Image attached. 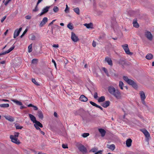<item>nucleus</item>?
Returning <instances> with one entry per match:
<instances>
[{"label": "nucleus", "instance_id": "1", "mask_svg": "<svg viewBox=\"0 0 154 154\" xmlns=\"http://www.w3.org/2000/svg\"><path fill=\"white\" fill-rule=\"evenodd\" d=\"M145 36L149 41H152L153 39V35L151 32L147 30H145L144 32Z\"/></svg>", "mask_w": 154, "mask_h": 154}, {"label": "nucleus", "instance_id": "2", "mask_svg": "<svg viewBox=\"0 0 154 154\" xmlns=\"http://www.w3.org/2000/svg\"><path fill=\"white\" fill-rule=\"evenodd\" d=\"M122 46L127 54L130 55L133 54V53L130 52L128 44H125L122 45Z\"/></svg>", "mask_w": 154, "mask_h": 154}, {"label": "nucleus", "instance_id": "3", "mask_svg": "<svg viewBox=\"0 0 154 154\" xmlns=\"http://www.w3.org/2000/svg\"><path fill=\"white\" fill-rule=\"evenodd\" d=\"M10 138L11 139V141L17 144H20V143L19 140L17 139V138L14 137L13 135H11L10 136Z\"/></svg>", "mask_w": 154, "mask_h": 154}, {"label": "nucleus", "instance_id": "4", "mask_svg": "<svg viewBox=\"0 0 154 154\" xmlns=\"http://www.w3.org/2000/svg\"><path fill=\"white\" fill-rule=\"evenodd\" d=\"M78 148L79 150L83 154L86 153L87 152V149L83 145H80Z\"/></svg>", "mask_w": 154, "mask_h": 154}, {"label": "nucleus", "instance_id": "5", "mask_svg": "<svg viewBox=\"0 0 154 154\" xmlns=\"http://www.w3.org/2000/svg\"><path fill=\"white\" fill-rule=\"evenodd\" d=\"M117 99H119L121 98V94L119 91L117 90H115V91H114L113 94H112Z\"/></svg>", "mask_w": 154, "mask_h": 154}, {"label": "nucleus", "instance_id": "6", "mask_svg": "<svg viewBox=\"0 0 154 154\" xmlns=\"http://www.w3.org/2000/svg\"><path fill=\"white\" fill-rule=\"evenodd\" d=\"M71 38L72 41L75 42H76L79 40L78 36L73 32L71 33Z\"/></svg>", "mask_w": 154, "mask_h": 154}, {"label": "nucleus", "instance_id": "7", "mask_svg": "<svg viewBox=\"0 0 154 154\" xmlns=\"http://www.w3.org/2000/svg\"><path fill=\"white\" fill-rule=\"evenodd\" d=\"M127 83L129 85H131L135 88H137V85L136 83L134 81L131 79H129Z\"/></svg>", "mask_w": 154, "mask_h": 154}, {"label": "nucleus", "instance_id": "8", "mask_svg": "<svg viewBox=\"0 0 154 154\" xmlns=\"http://www.w3.org/2000/svg\"><path fill=\"white\" fill-rule=\"evenodd\" d=\"M34 126L37 130L39 131H41V129L39 127L42 128L43 127L42 124L39 122L34 124Z\"/></svg>", "mask_w": 154, "mask_h": 154}, {"label": "nucleus", "instance_id": "9", "mask_svg": "<svg viewBox=\"0 0 154 154\" xmlns=\"http://www.w3.org/2000/svg\"><path fill=\"white\" fill-rule=\"evenodd\" d=\"M22 30V28L20 27L19 29V30L16 29L14 32V38H16V37L18 36L21 31Z\"/></svg>", "mask_w": 154, "mask_h": 154}, {"label": "nucleus", "instance_id": "10", "mask_svg": "<svg viewBox=\"0 0 154 154\" xmlns=\"http://www.w3.org/2000/svg\"><path fill=\"white\" fill-rule=\"evenodd\" d=\"M15 46L14 45H13L12 47L10 48L7 51L4 52H3L1 53H0V56L1 55H5L7 54H8L11 52L12 51L14 48Z\"/></svg>", "mask_w": 154, "mask_h": 154}, {"label": "nucleus", "instance_id": "11", "mask_svg": "<svg viewBox=\"0 0 154 154\" xmlns=\"http://www.w3.org/2000/svg\"><path fill=\"white\" fill-rule=\"evenodd\" d=\"M29 116L31 120L33 122V123L35 124L37 122H38V121L36 120L35 117L33 115L30 114H29Z\"/></svg>", "mask_w": 154, "mask_h": 154}, {"label": "nucleus", "instance_id": "12", "mask_svg": "<svg viewBox=\"0 0 154 154\" xmlns=\"http://www.w3.org/2000/svg\"><path fill=\"white\" fill-rule=\"evenodd\" d=\"M50 8V6H46L45 8H44L42 10V11L38 15L40 16H41L44 14L47 13L49 9Z\"/></svg>", "mask_w": 154, "mask_h": 154}, {"label": "nucleus", "instance_id": "13", "mask_svg": "<svg viewBox=\"0 0 154 154\" xmlns=\"http://www.w3.org/2000/svg\"><path fill=\"white\" fill-rule=\"evenodd\" d=\"M48 21V18L47 17H44L42 21H41L39 24V26L40 27H42Z\"/></svg>", "mask_w": 154, "mask_h": 154}, {"label": "nucleus", "instance_id": "14", "mask_svg": "<svg viewBox=\"0 0 154 154\" xmlns=\"http://www.w3.org/2000/svg\"><path fill=\"white\" fill-rule=\"evenodd\" d=\"M79 100L82 102H86L88 100V98L86 97L85 95H82L80 96L79 99Z\"/></svg>", "mask_w": 154, "mask_h": 154}, {"label": "nucleus", "instance_id": "15", "mask_svg": "<svg viewBox=\"0 0 154 154\" xmlns=\"http://www.w3.org/2000/svg\"><path fill=\"white\" fill-rule=\"evenodd\" d=\"M110 103V101L107 100L102 103L101 105L104 108H106L109 105Z\"/></svg>", "mask_w": 154, "mask_h": 154}, {"label": "nucleus", "instance_id": "16", "mask_svg": "<svg viewBox=\"0 0 154 154\" xmlns=\"http://www.w3.org/2000/svg\"><path fill=\"white\" fill-rule=\"evenodd\" d=\"M107 147L112 151L114 150L116 148L114 144H107Z\"/></svg>", "mask_w": 154, "mask_h": 154}, {"label": "nucleus", "instance_id": "17", "mask_svg": "<svg viewBox=\"0 0 154 154\" xmlns=\"http://www.w3.org/2000/svg\"><path fill=\"white\" fill-rule=\"evenodd\" d=\"M4 117L5 118V119L11 122H13L14 121V119L13 117L12 116H5Z\"/></svg>", "mask_w": 154, "mask_h": 154}, {"label": "nucleus", "instance_id": "18", "mask_svg": "<svg viewBox=\"0 0 154 154\" xmlns=\"http://www.w3.org/2000/svg\"><path fill=\"white\" fill-rule=\"evenodd\" d=\"M105 61L107 62L108 64L112 66V61L111 58L108 57H106L105 58Z\"/></svg>", "mask_w": 154, "mask_h": 154}, {"label": "nucleus", "instance_id": "19", "mask_svg": "<svg viewBox=\"0 0 154 154\" xmlns=\"http://www.w3.org/2000/svg\"><path fill=\"white\" fill-rule=\"evenodd\" d=\"M116 89L113 87L111 86L109 87L108 91L111 94H113L114 91H115Z\"/></svg>", "mask_w": 154, "mask_h": 154}, {"label": "nucleus", "instance_id": "20", "mask_svg": "<svg viewBox=\"0 0 154 154\" xmlns=\"http://www.w3.org/2000/svg\"><path fill=\"white\" fill-rule=\"evenodd\" d=\"M98 131L101 134V135L102 137L104 136L105 135L106 132L104 129L102 128H100L99 129Z\"/></svg>", "mask_w": 154, "mask_h": 154}, {"label": "nucleus", "instance_id": "21", "mask_svg": "<svg viewBox=\"0 0 154 154\" xmlns=\"http://www.w3.org/2000/svg\"><path fill=\"white\" fill-rule=\"evenodd\" d=\"M132 140L131 139H128L126 141V145L127 147H129L131 146Z\"/></svg>", "mask_w": 154, "mask_h": 154}, {"label": "nucleus", "instance_id": "22", "mask_svg": "<svg viewBox=\"0 0 154 154\" xmlns=\"http://www.w3.org/2000/svg\"><path fill=\"white\" fill-rule=\"evenodd\" d=\"M84 25L88 29L93 28V23H85L84 24Z\"/></svg>", "mask_w": 154, "mask_h": 154}, {"label": "nucleus", "instance_id": "23", "mask_svg": "<svg viewBox=\"0 0 154 154\" xmlns=\"http://www.w3.org/2000/svg\"><path fill=\"white\" fill-rule=\"evenodd\" d=\"M141 99V100H145L146 96L144 93L143 91H141L140 92Z\"/></svg>", "mask_w": 154, "mask_h": 154}, {"label": "nucleus", "instance_id": "24", "mask_svg": "<svg viewBox=\"0 0 154 154\" xmlns=\"http://www.w3.org/2000/svg\"><path fill=\"white\" fill-rule=\"evenodd\" d=\"M133 26L136 28H138L139 26L137 22V20L136 19H134L133 20Z\"/></svg>", "mask_w": 154, "mask_h": 154}, {"label": "nucleus", "instance_id": "25", "mask_svg": "<svg viewBox=\"0 0 154 154\" xmlns=\"http://www.w3.org/2000/svg\"><path fill=\"white\" fill-rule=\"evenodd\" d=\"M38 115L39 118L41 119L43 118V115L42 112L41 110H38Z\"/></svg>", "mask_w": 154, "mask_h": 154}, {"label": "nucleus", "instance_id": "26", "mask_svg": "<svg viewBox=\"0 0 154 154\" xmlns=\"http://www.w3.org/2000/svg\"><path fill=\"white\" fill-rule=\"evenodd\" d=\"M12 101L17 105L22 106L23 105L22 102L15 99L12 100Z\"/></svg>", "mask_w": 154, "mask_h": 154}, {"label": "nucleus", "instance_id": "27", "mask_svg": "<svg viewBox=\"0 0 154 154\" xmlns=\"http://www.w3.org/2000/svg\"><path fill=\"white\" fill-rule=\"evenodd\" d=\"M142 132L144 134L145 136L146 137H149L150 136V134L145 129L143 130L142 131Z\"/></svg>", "mask_w": 154, "mask_h": 154}, {"label": "nucleus", "instance_id": "28", "mask_svg": "<svg viewBox=\"0 0 154 154\" xmlns=\"http://www.w3.org/2000/svg\"><path fill=\"white\" fill-rule=\"evenodd\" d=\"M153 55L150 53L148 54L146 56V58L147 60H151L153 58Z\"/></svg>", "mask_w": 154, "mask_h": 154}, {"label": "nucleus", "instance_id": "29", "mask_svg": "<svg viewBox=\"0 0 154 154\" xmlns=\"http://www.w3.org/2000/svg\"><path fill=\"white\" fill-rule=\"evenodd\" d=\"M105 97L104 96H102L100 97L98 100V101L99 103L102 102L105 100Z\"/></svg>", "mask_w": 154, "mask_h": 154}, {"label": "nucleus", "instance_id": "30", "mask_svg": "<svg viewBox=\"0 0 154 154\" xmlns=\"http://www.w3.org/2000/svg\"><path fill=\"white\" fill-rule=\"evenodd\" d=\"M9 106L8 103H4L0 104V107L2 108H8Z\"/></svg>", "mask_w": 154, "mask_h": 154}, {"label": "nucleus", "instance_id": "31", "mask_svg": "<svg viewBox=\"0 0 154 154\" xmlns=\"http://www.w3.org/2000/svg\"><path fill=\"white\" fill-rule=\"evenodd\" d=\"M74 11L78 15L80 14V10L78 8H76L73 9Z\"/></svg>", "mask_w": 154, "mask_h": 154}, {"label": "nucleus", "instance_id": "32", "mask_svg": "<svg viewBox=\"0 0 154 154\" xmlns=\"http://www.w3.org/2000/svg\"><path fill=\"white\" fill-rule=\"evenodd\" d=\"M118 62L119 64L122 65V66H123L125 64V61L122 59H120Z\"/></svg>", "mask_w": 154, "mask_h": 154}, {"label": "nucleus", "instance_id": "33", "mask_svg": "<svg viewBox=\"0 0 154 154\" xmlns=\"http://www.w3.org/2000/svg\"><path fill=\"white\" fill-rule=\"evenodd\" d=\"M83 111V109H81L77 111H75L74 112V114L75 115H80V112H82Z\"/></svg>", "mask_w": 154, "mask_h": 154}, {"label": "nucleus", "instance_id": "34", "mask_svg": "<svg viewBox=\"0 0 154 154\" xmlns=\"http://www.w3.org/2000/svg\"><path fill=\"white\" fill-rule=\"evenodd\" d=\"M15 126L16 127V129H21L23 128L22 126H20L17 124H15Z\"/></svg>", "mask_w": 154, "mask_h": 154}, {"label": "nucleus", "instance_id": "35", "mask_svg": "<svg viewBox=\"0 0 154 154\" xmlns=\"http://www.w3.org/2000/svg\"><path fill=\"white\" fill-rule=\"evenodd\" d=\"M123 85H124V84L122 81H119V86L120 87L121 89H123Z\"/></svg>", "mask_w": 154, "mask_h": 154}, {"label": "nucleus", "instance_id": "36", "mask_svg": "<svg viewBox=\"0 0 154 154\" xmlns=\"http://www.w3.org/2000/svg\"><path fill=\"white\" fill-rule=\"evenodd\" d=\"M67 27L70 29L72 30L73 29V26L71 23H69L67 26Z\"/></svg>", "mask_w": 154, "mask_h": 154}, {"label": "nucleus", "instance_id": "37", "mask_svg": "<svg viewBox=\"0 0 154 154\" xmlns=\"http://www.w3.org/2000/svg\"><path fill=\"white\" fill-rule=\"evenodd\" d=\"M28 52L29 53L31 52L32 51V44H30L28 47Z\"/></svg>", "mask_w": 154, "mask_h": 154}, {"label": "nucleus", "instance_id": "38", "mask_svg": "<svg viewBox=\"0 0 154 154\" xmlns=\"http://www.w3.org/2000/svg\"><path fill=\"white\" fill-rule=\"evenodd\" d=\"M89 135V134L88 133H83L82 135V136L83 137L85 138L87 137Z\"/></svg>", "mask_w": 154, "mask_h": 154}, {"label": "nucleus", "instance_id": "39", "mask_svg": "<svg viewBox=\"0 0 154 154\" xmlns=\"http://www.w3.org/2000/svg\"><path fill=\"white\" fill-rule=\"evenodd\" d=\"M32 81L36 85H39V84L36 81L35 79H32Z\"/></svg>", "mask_w": 154, "mask_h": 154}, {"label": "nucleus", "instance_id": "40", "mask_svg": "<svg viewBox=\"0 0 154 154\" xmlns=\"http://www.w3.org/2000/svg\"><path fill=\"white\" fill-rule=\"evenodd\" d=\"M102 69L104 72L106 73V75L107 76H109V75L108 74V72L107 70L104 67Z\"/></svg>", "mask_w": 154, "mask_h": 154}, {"label": "nucleus", "instance_id": "41", "mask_svg": "<svg viewBox=\"0 0 154 154\" xmlns=\"http://www.w3.org/2000/svg\"><path fill=\"white\" fill-rule=\"evenodd\" d=\"M59 10L57 6H54L53 9V11L56 13Z\"/></svg>", "mask_w": 154, "mask_h": 154}, {"label": "nucleus", "instance_id": "42", "mask_svg": "<svg viewBox=\"0 0 154 154\" xmlns=\"http://www.w3.org/2000/svg\"><path fill=\"white\" fill-rule=\"evenodd\" d=\"M69 8L68 7V6L67 5H66V8L65 10V12L66 13H68L69 12Z\"/></svg>", "mask_w": 154, "mask_h": 154}, {"label": "nucleus", "instance_id": "43", "mask_svg": "<svg viewBox=\"0 0 154 154\" xmlns=\"http://www.w3.org/2000/svg\"><path fill=\"white\" fill-rule=\"evenodd\" d=\"M38 61V60L37 59H33L32 61V63L33 64L36 63Z\"/></svg>", "mask_w": 154, "mask_h": 154}, {"label": "nucleus", "instance_id": "44", "mask_svg": "<svg viewBox=\"0 0 154 154\" xmlns=\"http://www.w3.org/2000/svg\"><path fill=\"white\" fill-rule=\"evenodd\" d=\"M90 103L91 105H92L96 107L98 106V105H97L96 103L92 101H90Z\"/></svg>", "mask_w": 154, "mask_h": 154}, {"label": "nucleus", "instance_id": "45", "mask_svg": "<svg viewBox=\"0 0 154 154\" xmlns=\"http://www.w3.org/2000/svg\"><path fill=\"white\" fill-rule=\"evenodd\" d=\"M123 79L127 83L128 82L129 80V79L127 76H124L123 77Z\"/></svg>", "mask_w": 154, "mask_h": 154}, {"label": "nucleus", "instance_id": "46", "mask_svg": "<svg viewBox=\"0 0 154 154\" xmlns=\"http://www.w3.org/2000/svg\"><path fill=\"white\" fill-rule=\"evenodd\" d=\"M27 29H26L25 30V31H24V32H23L22 34L20 36V37L21 38H22L24 36V35L27 32Z\"/></svg>", "mask_w": 154, "mask_h": 154}, {"label": "nucleus", "instance_id": "47", "mask_svg": "<svg viewBox=\"0 0 154 154\" xmlns=\"http://www.w3.org/2000/svg\"><path fill=\"white\" fill-rule=\"evenodd\" d=\"M19 134V133L17 132H15L14 133V136L15 137L17 138Z\"/></svg>", "mask_w": 154, "mask_h": 154}, {"label": "nucleus", "instance_id": "48", "mask_svg": "<svg viewBox=\"0 0 154 154\" xmlns=\"http://www.w3.org/2000/svg\"><path fill=\"white\" fill-rule=\"evenodd\" d=\"M97 148H92L91 150V151L93 152H95L97 151Z\"/></svg>", "mask_w": 154, "mask_h": 154}, {"label": "nucleus", "instance_id": "49", "mask_svg": "<svg viewBox=\"0 0 154 154\" xmlns=\"http://www.w3.org/2000/svg\"><path fill=\"white\" fill-rule=\"evenodd\" d=\"M35 38H36V37L35 36V35H31V39L32 40H35Z\"/></svg>", "mask_w": 154, "mask_h": 154}, {"label": "nucleus", "instance_id": "50", "mask_svg": "<svg viewBox=\"0 0 154 154\" xmlns=\"http://www.w3.org/2000/svg\"><path fill=\"white\" fill-rule=\"evenodd\" d=\"M94 98L95 99H97L98 97L97 93V92H95L94 96Z\"/></svg>", "mask_w": 154, "mask_h": 154}, {"label": "nucleus", "instance_id": "51", "mask_svg": "<svg viewBox=\"0 0 154 154\" xmlns=\"http://www.w3.org/2000/svg\"><path fill=\"white\" fill-rule=\"evenodd\" d=\"M62 147L64 149L67 148H68L67 145L64 144H63L62 145Z\"/></svg>", "mask_w": 154, "mask_h": 154}, {"label": "nucleus", "instance_id": "52", "mask_svg": "<svg viewBox=\"0 0 154 154\" xmlns=\"http://www.w3.org/2000/svg\"><path fill=\"white\" fill-rule=\"evenodd\" d=\"M38 5H37V4H36V6L35 9H34L33 10V11L36 12L38 10Z\"/></svg>", "mask_w": 154, "mask_h": 154}, {"label": "nucleus", "instance_id": "53", "mask_svg": "<svg viewBox=\"0 0 154 154\" xmlns=\"http://www.w3.org/2000/svg\"><path fill=\"white\" fill-rule=\"evenodd\" d=\"M6 17V16H4L1 19V22L2 23L4 20H5Z\"/></svg>", "mask_w": 154, "mask_h": 154}, {"label": "nucleus", "instance_id": "54", "mask_svg": "<svg viewBox=\"0 0 154 154\" xmlns=\"http://www.w3.org/2000/svg\"><path fill=\"white\" fill-rule=\"evenodd\" d=\"M0 100L1 101H4L5 102H9V100H6V99H0Z\"/></svg>", "mask_w": 154, "mask_h": 154}, {"label": "nucleus", "instance_id": "55", "mask_svg": "<svg viewBox=\"0 0 154 154\" xmlns=\"http://www.w3.org/2000/svg\"><path fill=\"white\" fill-rule=\"evenodd\" d=\"M52 62L54 63V65L55 67L56 68H57V66H56V63L54 60L52 59Z\"/></svg>", "mask_w": 154, "mask_h": 154}, {"label": "nucleus", "instance_id": "56", "mask_svg": "<svg viewBox=\"0 0 154 154\" xmlns=\"http://www.w3.org/2000/svg\"><path fill=\"white\" fill-rule=\"evenodd\" d=\"M25 18L27 19H30L31 18V17L29 15H27L25 17Z\"/></svg>", "mask_w": 154, "mask_h": 154}, {"label": "nucleus", "instance_id": "57", "mask_svg": "<svg viewBox=\"0 0 154 154\" xmlns=\"http://www.w3.org/2000/svg\"><path fill=\"white\" fill-rule=\"evenodd\" d=\"M92 46L93 47H95L96 46V42L94 41L92 42Z\"/></svg>", "mask_w": 154, "mask_h": 154}, {"label": "nucleus", "instance_id": "58", "mask_svg": "<svg viewBox=\"0 0 154 154\" xmlns=\"http://www.w3.org/2000/svg\"><path fill=\"white\" fill-rule=\"evenodd\" d=\"M53 47L54 48H57L59 47V45L58 44H54Z\"/></svg>", "mask_w": 154, "mask_h": 154}, {"label": "nucleus", "instance_id": "59", "mask_svg": "<svg viewBox=\"0 0 154 154\" xmlns=\"http://www.w3.org/2000/svg\"><path fill=\"white\" fill-rule=\"evenodd\" d=\"M56 20H53L48 25V26H50L51 25V24H53V23H54V21H55Z\"/></svg>", "mask_w": 154, "mask_h": 154}, {"label": "nucleus", "instance_id": "60", "mask_svg": "<svg viewBox=\"0 0 154 154\" xmlns=\"http://www.w3.org/2000/svg\"><path fill=\"white\" fill-rule=\"evenodd\" d=\"M10 2L8 0H7L5 2V6H7V5L8 4V3H9V2Z\"/></svg>", "mask_w": 154, "mask_h": 154}, {"label": "nucleus", "instance_id": "61", "mask_svg": "<svg viewBox=\"0 0 154 154\" xmlns=\"http://www.w3.org/2000/svg\"><path fill=\"white\" fill-rule=\"evenodd\" d=\"M33 107L34 108V109L35 110H37L38 109V107L36 106H34Z\"/></svg>", "mask_w": 154, "mask_h": 154}, {"label": "nucleus", "instance_id": "62", "mask_svg": "<svg viewBox=\"0 0 154 154\" xmlns=\"http://www.w3.org/2000/svg\"><path fill=\"white\" fill-rule=\"evenodd\" d=\"M42 1V0H38L37 3V5H38Z\"/></svg>", "mask_w": 154, "mask_h": 154}, {"label": "nucleus", "instance_id": "63", "mask_svg": "<svg viewBox=\"0 0 154 154\" xmlns=\"http://www.w3.org/2000/svg\"><path fill=\"white\" fill-rule=\"evenodd\" d=\"M97 107L99 108L101 110H103V108H102V107L101 106H99L98 105Z\"/></svg>", "mask_w": 154, "mask_h": 154}, {"label": "nucleus", "instance_id": "64", "mask_svg": "<svg viewBox=\"0 0 154 154\" xmlns=\"http://www.w3.org/2000/svg\"><path fill=\"white\" fill-rule=\"evenodd\" d=\"M54 116L55 117H57V112H55L54 113Z\"/></svg>", "mask_w": 154, "mask_h": 154}]
</instances>
